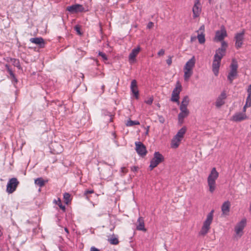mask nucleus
Returning a JSON list of instances; mask_svg holds the SVG:
<instances>
[{
  "mask_svg": "<svg viewBox=\"0 0 251 251\" xmlns=\"http://www.w3.org/2000/svg\"><path fill=\"white\" fill-rule=\"evenodd\" d=\"M153 25L154 24L152 22H150L147 25V28L150 29L153 27Z\"/></svg>",
  "mask_w": 251,
  "mask_h": 251,
  "instance_id": "obj_42",
  "label": "nucleus"
},
{
  "mask_svg": "<svg viewBox=\"0 0 251 251\" xmlns=\"http://www.w3.org/2000/svg\"><path fill=\"white\" fill-rule=\"evenodd\" d=\"M219 176V173L215 168H213L207 178V183L209 187V191L213 193L216 188V180Z\"/></svg>",
  "mask_w": 251,
  "mask_h": 251,
  "instance_id": "obj_2",
  "label": "nucleus"
},
{
  "mask_svg": "<svg viewBox=\"0 0 251 251\" xmlns=\"http://www.w3.org/2000/svg\"><path fill=\"white\" fill-rule=\"evenodd\" d=\"M193 72H184V80L187 82L192 75Z\"/></svg>",
  "mask_w": 251,
  "mask_h": 251,
  "instance_id": "obj_29",
  "label": "nucleus"
},
{
  "mask_svg": "<svg viewBox=\"0 0 251 251\" xmlns=\"http://www.w3.org/2000/svg\"><path fill=\"white\" fill-rule=\"evenodd\" d=\"M198 39L199 40V42L202 44L205 43V35L203 33H200L198 34Z\"/></svg>",
  "mask_w": 251,
  "mask_h": 251,
  "instance_id": "obj_26",
  "label": "nucleus"
},
{
  "mask_svg": "<svg viewBox=\"0 0 251 251\" xmlns=\"http://www.w3.org/2000/svg\"><path fill=\"white\" fill-rule=\"evenodd\" d=\"M34 182L35 184L40 187L44 186L45 184V181L42 177H39L35 179Z\"/></svg>",
  "mask_w": 251,
  "mask_h": 251,
  "instance_id": "obj_25",
  "label": "nucleus"
},
{
  "mask_svg": "<svg viewBox=\"0 0 251 251\" xmlns=\"http://www.w3.org/2000/svg\"><path fill=\"white\" fill-rule=\"evenodd\" d=\"M196 60L194 56H193L185 64L184 68L193 70L195 67Z\"/></svg>",
  "mask_w": 251,
  "mask_h": 251,
  "instance_id": "obj_21",
  "label": "nucleus"
},
{
  "mask_svg": "<svg viewBox=\"0 0 251 251\" xmlns=\"http://www.w3.org/2000/svg\"><path fill=\"white\" fill-rule=\"evenodd\" d=\"M247 106H246L245 105H244V106L243 107V112L242 113H246V108H247Z\"/></svg>",
  "mask_w": 251,
  "mask_h": 251,
  "instance_id": "obj_50",
  "label": "nucleus"
},
{
  "mask_svg": "<svg viewBox=\"0 0 251 251\" xmlns=\"http://www.w3.org/2000/svg\"><path fill=\"white\" fill-rule=\"evenodd\" d=\"M5 68H6V69L10 76V79H11L12 82L14 83H17V79L15 76V75L13 73L12 70L10 68L9 65L7 64H6Z\"/></svg>",
  "mask_w": 251,
  "mask_h": 251,
  "instance_id": "obj_22",
  "label": "nucleus"
},
{
  "mask_svg": "<svg viewBox=\"0 0 251 251\" xmlns=\"http://www.w3.org/2000/svg\"><path fill=\"white\" fill-rule=\"evenodd\" d=\"M225 103V101L221 100L220 99H217V100L216 101V106L217 107H220L222 105H223Z\"/></svg>",
  "mask_w": 251,
  "mask_h": 251,
  "instance_id": "obj_31",
  "label": "nucleus"
},
{
  "mask_svg": "<svg viewBox=\"0 0 251 251\" xmlns=\"http://www.w3.org/2000/svg\"><path fill=\"white\" fill-rule=\"evenodd\" d=\"M214 210H212L207 216L206 219L203 223V225L200 232V234L202 235H205L208 231L210 225L213 220Z\"/></svg>",
  "mask_w": 251,
  "mask_h": 251,
  "instance_id": "obj_3",
  "label": "nucleus"
},
{
  "mask_svg": "<svg viewBox=\"0 0 251 251\" xmlns=\"http://www.w3.org/2000/svg\"><path fill=\"white\" fill-rule=\"evenodd\" d=\"M137 223H138V224L136 226L137 230L144 231H146V229L145 228L144 221L142 217H140L138 218L137 220Z\"/></svg>",
  "mask_w": 251,
  "mask_h": 251,
  "instance_id": "obj_20",
  "label": "nucleus"
},
{
  "mask_svg": "<svg viewBox=\"0 0 251 251\" xmlns=\"http://www.w3.org/2000/svg\"><path fill=\"white\" fill-rule=\"evenodd\" d=\"M246 219H242L239 223H238L235 227V231L237 236L240 237L243 233V230L246 224Z\"/></svg>",
  "mask_w": 251,
  "mask_h": 251,
  "instance_id": "obj_9",
  "label": "nucleus"
},
{
  "mask_svg": "<svg viewBox=\"0 0 251 251\" xmlns=\"http://www.w3.org/2000/svg\"><path fill=\"white\" fill-rule=\"evenodd\" d=\"M245 105L248 107H250L251 106V102L248 101L246 100V104Z\"/></svg>",
  "mask_w": 251,
  "mask_h": 251,
  "instance_id": "obj_45",
  "label": "nucleus"
},
{
  "mask_svg": "<svg viewBox=\"0 0 251 251\" xmlns=\"http://www.w3.org/2000/svg\"><path fill=\"white\" fill-rule=\"evenodd\" d=\"M182 90V86L179 81H177L176 84L175 88L174 89L172 93V97L171 99V101L173 102H177L178 104L179 103V94Z\"/></svg>",
  "mask_w": 251,
  "mask_h": 251,
  "instance_id": "obj_6",
  "label": "nucleus"
},
{
  "mask_svg": "<svg viewBox=\"0 0 251 251\" xmlns=\"http://www.w3.org/2000/svg\"><path fill=\"white\" fill-rule=\"evenodd\" d=\"M55 201L56 204L59 206L60 209L63 210L64 211L65 210V206L62 204L61 201L59 198H58L57 201L55 200Z\"/></svg>",
  "mask_w": 251,
  "mask_h": 251,
  "instance_id": "obj_30",
  "label": "nucleus"
},
{
  "mask_svg": "<svg viewBox=\"0 0 251 251\" xmlns=\"http://www.w3.org/2000/svg\"><path fill=\"white\" fill-rule=\"evenodd\" d=\"M90 251H100L98 249H97L94 247H92L90 249Z\"/></svg>",
  "mask_w": 251,
  "mask_h": 251,
  "instance_id": "obj_47",
  "label": "nucleus"
},
{
  "mask_svg": "<svg viewBox=\"0 0 251 251\" xmlns=\"http://www.w3.org/2000/svg\"><path fill=\"white\" fill-rule=\"evenodd\" d=\"M201 10L200 0H195L194 5L193 7V17L196 18L200 16Z\"/></svg>",
  "mask_w": 251,
  "mask_h": 251,
  "instance_id": "obj_11",
  "label": "nucleus"
},
{
  "mask_svg": "<svg viewBox=\"0 0 251 251\" xmlns=\"http://www.w3.org/2000/svg\"><path fill=\"white\" fill-rule=\"evenodd\" d=\"M29 40L31 43L38 45L41 48H43L45 46L44 40L41 37L31 38Z\"/></svg>",
  "mask_w": 251,
  "mask_h": 251,
  "instance_id": "obj_16",
  "label": "nucleus"
},
{
  "mask_svg": "<svg viewBox=\"0 0 251 251\" xmlns=\"http://www.w3.org/2000/svg\"><path fill=\"white\" fill-rule=\"evenodd\" d=\"M109 242L112 245H117L119 243V240L117 238H112L109 239Z\"/></svg>",
  "mask_w": 251,
  "mask_h": 251,
  "instance_id": "obj_32",
  "label": "nucleus"
},
{
  "mask_svg": "<svg viewBox=\"0 0 251 251\" xmlns=\"http://www.w3.org/2000/svg\"><path fill=\"white\" fill-rule=\"evenodd\" d=\"M130 89L132 93L136 99L138 98L139 96V91L137 85V81L136 80L133 79L132 80L130 85Z\"/></svg>",
  "mask_w": 251,
  "mask_h": 251,
  "instance_id": "obj_15",
  "label": "nucleus"
},
{
  "mask_svg": "<svg viewBox=\"0 0 251 251\" xmlns=\"http://www.w3.org/2000/svg\"><path fill=\"white\" fill-rule=\"evenodd\" d=\"M121 171L122 173L125 174L127 172V169L126 167H122L121 169Z\"/></svg>",
  "mask_w": 251,
  "mask_h": 251,
  "instance_id": "obj_43",
  "label": "nucleus"
},
{
  "mask_svg": "<svg viewBox=\"0 0 251 251\" xmlns=\"http://www.w3.org/2000/svg\"><path fill=\"white\" fill-rule=\"evenodd\" d=\"M75 30L77 32V34L79 35H81L82 33L80 31V28L79 25H76L74 27Z\"/></svg>",
  "mask_w": 251,
  "mask_h": 251,
  "instance_id": "obj_35",
  "label": "nucleus"
},
{
  "mask_svg": "<svg viewBox=\"0 0 251 251\" xmlns=\"http://www.w3.org/2000/svg\"><path fill=\"white\" fill-rule=\"evenodd\" d=\"M187 130V128L185 126L182 127L181 129H180L178 132H177L176 134L175 135L178 138H180L181 139H183L184 136V134H185Z\"/></svg>",
  "mask_w": 251,
  "mask_h": 251,
  "instance_id": "obj_23",
  "label": "nucleus"
},
{
  "mask_svg": "<svg viewBox=\"0 0 251 251\" xmlns=\"http://www.w3.org/2000/svg\"><path fill=\"white\" fill-rule=\"evenodd\" d=\"M247 119L246 113H236L231 118V120L234 122H238L243 121Z\"/></svg>",
  "mask_w": 251,
  "mask_h": 251,
  "instance_id": "obj_14",
  "label": "nucleus"
},
{
  "mask_svg": "<svg viewBox=\"0 0 251 251\" xmlns=\"http://www.w3.org/2000/svg\"><path fill=\"white\" fill-rule=\"evenodd\" d=\"M131 169L132 171L136 172L137 171L138 168L136 166H133V167H132Z\"/></svg>",
  "mask_w": 251,
  "mask_h": 251,
  "instance_id": "obj_49",
  "label": "nucleus"
},
{
  "mask_svg": "<svg viewBox=\"0 0 251 251\" xmlns=\"http://www.w3.org/2000/svg\"><path fill=\"white\" fill-rule=\"evenodd\" d=\"M165 53V50L163 49H161L157 53L159 56L163 55Z\"/></svg>",
  "mask_w": 251,
  "mask_h": 251,
  "instance_id": "obj_40",
  "label": "nucleus"
},
{
  "mask_svg": "<svg viewBox=\"0 0 251 251\" xmlns=\"http://www.w3.org/2000/svg\"><path fill=\"white\" fill-rule=\"evenodd\" d=\"M153 100V99L152 97H150L148 100H146L145 101V102L148 104H152Z\"/></svg>",
  "mask_w": 251,
  "mask_h": 251,
  "instance_id": "obj_37",
  "label": "nucleus"
},
{
  "mask_svg": "<svg viewBox=\"0 0 251 251\" xmlns=\"http://www.w3.org/2000/svg\"><path fill=\"white\" fill-rule=\"evenodd\" d=\"M166 62L169 66L171 65L172 63V57L169 56L166 60Z\"/></svg>",
  "mask_w": 251,
  "mask_h": 251,
  "instance_id": "obj_38",
  "label": "nucleus"
},
{
  "mask_svg": "<svg viewBox=\"0 0 251 251\" xmlns=\"http://www.w3.org/2000/svg\"><path fill=\"white\" fill-rule=\"evenodd\" d=\"M15 64H16V66H18V65H19V61H18L17 63H15Z\"/></svg>",
  "mask_w": 251,
  "mask_h": 251,
  "instance_id": "obj_53",
  "label": "nucleus"
},
{
  "mask_svg": "<svg viewBox=\"0 0 251 251\" xmlns=\"http://www.w3.org/2000/svg\"><path fill=\"white\" fill-rule=\"evenodd\" d=\"M94 193V191L93 190H88L85 191L84 195L87 196L88 194H92Z\"/></svg>",
  "mask_w": 251,
  "mask_h": 251,
  "instance_id": "obj_41",
  "label": "nucleus"
},
{
  "mask_svg": "<svg viewBox=\"0 0 251 251\" xmlns=\"http://www.w3.org/2000/svg\"><path fill=\"white\" fill-rule=\"evenodd\" d=\"M158 120L160 123L163 124L165 122V119L162 116L158 115Z\"/></svg>",
  "mask_w": 251,
  "mask_h": 251,
  "instance_id": "obj_39",
  "label": "nucleus"
},
{
  "mask_svg": "<svg viewBox=\"0 0 251 251\" xmlns=\"http://www.w3.org/2000/svg\"><path fill=\"white\" fill-rule=\"evenodd\" d=\"M149 132V130L148 129L147 131L146 132V134H148Z\"/></svg>",
  "mask_w": 251,
  "mask_h": 251,
  "instance_id": "obj_54",
  "label": "nucleus"
},
{
  "mask_svg": "<svg viewBox=\"0 0 251 251\" xmlns=\"http://www.w3.org/2000/svg\"><path fill=\"white\" fill-rule=\"evenodd\" d=\"M196 39V37H191V42H193L194 40Z\"/></svg>",
  "mask_w": 251,
  "mask_h": 251,
  "instance_id": "obj_51",
  "label": "nucleus"
},
{
  "mask_svg": "<svg viewBox=\"0 0 251 251\" xmlns=\"http://www.w3.org/2000/svg\"><path fill=\"white\" fill-rule=\"evenodd\" d=\"M227 36V33L225 28L223 26L220 30L216 32L215 40L216 41H222L221 47L215 51L214 59L212 63V71L215 75H218L219 70L222 58L225 55L227 44L223 39Z\"/></svg>",
  "mask_w": 251,
  "mask_h": 251,
  "instance_id": "obj_1",
  "label": "nucleus"
},
{
  "mask_svg": "<svg viewBox=\"0 0 251 251\" xmlns=\"http://www.w3.org/2000/svg\"><path fill=\"white\" fill-rule=\"evenodd\" d=\"M189 97H188V96H186L183 98V99L181 102L180 107L187 108V106L189 104Z\"/></svg>",
  "mask_w": 251,
  "mask_h": 251,
  "instance_id": "obj_24",
  "label": "nucleus"
},
{
  "mask_svg": "<svg viewBox=\"0 0 251 251\" xmlns=\"http://www.w3.org/2000/svg\"><path fill=\"white\" fill-rule=\"evenodd\" d=\"M65 231L67 233H69V230L67 228H65Z\"/></svg>",
  "mask_w": 251,
  "mask_h": 251,
  "instance_id": "obj_52",
  "label": "nucleus"
},
{
  "mask_svg": "<svg viewBox=\"0 0 251 251\" xmlns=\"http://www.w3.org/2000/svg\"><path fill=\"white\" fill-rule=\"evenodd\" d=\"M246 100L248 101L251 102V94H248V97Z\"/></svg>",
  "mask_w": 251,
  "mask_h": 251,
  "instance_id": "obj_46",
  "label": "nucleus"
},
{
  "mask_svg": "<svg viewBox=\"0 0 251 251\" xmlns=\"http://www.w3.org/2000/svg\"><path fill=\"white\" fill-rule=\"evenodd\" d=\"M184 72H193V70L184 68Z\"/></svg>",
  "mask_w": 251,
  "mask_h": 251,
  "instance_id": "obj_44",
  "label": "nucleus"
},
{
  "mask_svg": "<svg viewBox=\"0 0 251 251\" xmlns=\"http://www.w3.org/2000/svg\"><path fill=\"white\" fill-rule=\"evenodd\" d=\"M182 140V139L180 138H178L177 137L175 136L171 141V147L174 149L177 148L180 145V143Z\"/></svg>",
  "mask_w": 251,
  "mask_h": 251,
  "instance_id": "obj_19",
  "label": "nucleus"
},
{
  "mask_svg": "<svg viewBox=\"0 0 251 251\" xmlns=\"http://www.w3.org/2000/svg\"><path fill=\"white\" fill-rule=\"evenodd\" d=\"M84 9L83 6L79 4H75L67 7V10L72 13L81 12L83 11Z\"/></svg>",
  "mask_w": 251,
  "mask_h": 251,
  "instance_id": "obj_13",
  "label": "nucleus"
},
{
  "mask_svg": "<svg viewBox=\"0 0 251 251\" xmlns=\"http://www.w3.org/2000/svg\"><path fill=\"white\" fill-rule=\"evenodd\" d=\"M230 202L229 201H226L223 203L222 205V211L224 215H228L229 212Z\"/></svg>",
  "mask_w": 251,
  "mask_h": 251,
  "instance_id": "obj_18",
  "label": "nucleus"
},
{
  "mask_svg": "<svg viewBox=\"0 0 251 251\" xmlns=\"http://www.w3.org/2000/svg\"><path fill=\"white\" fill-rule=\"evenodd\" d=\"M230 71L227 75V79L230 83L237 75L238 64L235 59H232V63L230 66Z\"/></svg>",
  "mask_w": 251,
  "mask_h": 251,
  "instance_id": "obj_5",
  "label": "nucleus"
},
{
  "mask_svg": "<svg viewBox=\"0 0 251 251\" xmlns=\"http://www.w3.org/2000/svg\"><path fill=\"white\" fill-rule=\"evenodd\" d=\"M99 55L104 60H107V56L104 53H103L102 52L99 51Z\"/></svg>",
  "mask_w": 251,
  "mask_h": 251,
  "instance_id": "obj_34",
  "label": "nucleus"
},
{
  "mask_svg": "<svg viewBox=\"0 0 251 251\" xmlns=\"http://www.w3.org/2000/svg\"><path fill=\"white\" fill-rule=\"evenodd\" d=\"M19 184V182L16 178L13 177L10 179L7 184V192L9 194L13 193L16 190Z\"/></svg>",
  "mask_w": 251,
  "mask_h": 251,
  "instance_id": "obj_8",
  "label": "nucleus"
},
{
  "mask_svg": "<svg viewBox=\"0 0 251 251\" xmlns=\"http://www.w3.org/2000/svg\"><path fill=\"white\" fill-rule=\"evenodd\" d=\"M164 160V156L158 151H155L154 153L153 157L151 160L149 168L152 170L153 168L157 167V165Z\"/></svg>",
  "mask_w": 251,
  "mask_h": 251,
  "instance_id": "obj_4",
  "label": "nucleus"
},
{
  "mask_svg": "<svg viewBox=\"0 0 251 251\" xmlns=\"http://www.w3.org/2000/svg\"><path fill=\"white\" fill-rule=\"evenodd\" d=\"M180 112L178 115V122L180 124L183 123V120L189 114V111L186 107H179Z\"/></svg>",
  "mask_w": 251,
  "mask_h": 251,
  "instance_id": "obj_12",
  "label": "nucleus"
},
{
  "mask_svg": "<svg viewBox=\"0 0 251 251\" xmlns=\"http://www.w3.org/2000/svg\"><path fill=\"white\" fill-rule=\"evenodd\" d=\"M250 169H251V164H250Z\"/></svg>",
  "mask_w": 251,
  "mask_h": 251,
  "instance_id": "obj_55",
  "label": "nucleus"
},
{
  "mask_svg": "<svg viewBox=\"0 0 251 251\" xmlns=\"http://www.w3.org/2000/svg\"><path fill=\"white\" fill-rule=\"evenodd\" d=\"M245 30L243 29L241 31L237 32L235 34V47L237 49H239L242 47L245 39Z\"/></svg>",
  "mask_w": 251,
  "mask_h": 251,
  "instance_id": "obj_7",
  "label": "nucleus"
},
{
  "mask_svg": "<svg viewBox=\"0 0 251 251\" xmlns=\"http://www.w3.org/2000/svg\"><path fill=\"white\" fill-rule=\"evenodd\" d=\"M110 122L112 121V118H110Z\"/></svg>",
  "mask_w": 251,
  "mask_h": 251,
  "instance_id": "obj_57",
  "label": "nucleus"
},
{
  "mask_svg": "<svg viewBox=\"0 0 251 251\" xmlns=\"http://www.w3.org/2000/svg\"><path fill=\"white\" fill-rule=\"evenodd\" d=\"M204 25H201V27L199 28V30L197 31L198 33H204Z\"/></svg>",
  "mask_w": 251,
  "mask_h": 251,
  "instance_id": "obj_36",
  "label": "nucleus"
},
{
  "mask_svg": "<svg viewBox=\"0 0 251 251\" xmlns=\"http://www.w3.org/2000/svg\"><path fill=\"white\" fill-rule=\"evenodd\" d=\"M126 125L127 126H132L134 125H140V123L137 121H132L129 120L126 122Z\"/></svg>",
  "mask_w": 251,
  "mask_h": 251,
  "instance_id": "obj_27",
  "label": "nucleus"
},
{
  "mask_svg": "<svg viewBox=\"0 0 251 251\" xmlns=\"http://www.w3.org/2000/svg\"><path fill=\"white\" fill-rule=\"evenodd\" d=\"M63 198L64 199L65 202L68 204L71 201V195L68 193H65L63 195Z\"/></svg>",
  "mask_w": 251,
  "mask_h": 251,
  "instance_id": "obj_28",
  "label": "nucleus"
},
{
  "mask_svg": "<svg viewBox=\"0 0 251 251\" xmlns=\"http://www.w3.org/2000/svg\"><path fill=\"white\" fill-rule=\"evenodd\" d=\"M250 210L251 211V205L250 206Z\"/></svg>",
  "mask_w": 251,
  "mask_h": 251,
  "instance_id": "obj_56",
  "label": "nucleus"
},
{
  "mask_svg": "<svg viewBox=\"0 0 251 251\" xmlns=\"http://www.w3.org/2000/svg\"><path fill=\"white\" fill-rule=\"evenodd\" d=\"M226 93H225V92H223L220 96L218 97L219 99H220L221 100H225L226 99Z\"/></svg>",
  "mask_w": 251,
  "mask_h": 251,
  "instance_id": "obj_33",
  "label": "nucleus"
},
{
  "mask_svg": "<svg viewBox=\"0 0 251 251\" xmlns=\"http://www.w3.org/2000/svg\"><path fill=\"white\" fill-rule=\"evenodd\" d=\"M248 94H251V84L250 85L247 89Z\"/></svg>",
  "mask_w": 251,
  "mask_h": 251,
  "instance_id": "obj_48",
  "label": "nucleus"
},
{
  "mask_svg": "<svg viewBox=\"0 0 251 251\" xmlns=\"http://www.w3.org/2000/svg\"><path fill=\"white\" fill-rule=\"evenodd\" d=\"M136 151L140 156H144L146 155L147 151L145 146L140 142H135Z\"/></svg>",
  "mask_w": 251,
  "mask_h": 251,
  "instance_id": "obj_10",
  "label": "nucleus"
},
{
  "mask_svg": "<svg viewBox=\"0 0 251 251\" xmlns=\"http://www.w3.org/2000/svg\"><path fill=\"white\" fill-rule=\"evenodd\" d=\"M141 50V48L139 47H138L136 48L133 49L131 52L130 53L129 55V61L130 62H133L135 60V57L137 55V54L139 53Z\"/></svg>",
  "mask_w": 251,
  "mask_h": 251,
  "instance_id": "obj_17",
  "label": "nucleus"
}]
</instances>
